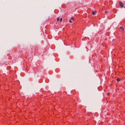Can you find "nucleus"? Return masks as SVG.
<instances>
[{"mask_svg":"<svg viewBox=\"0 0 125 125\" xmlns=\"http://www.w3.org/2000/svg\"><path fill=\"white\" fill-rule=\"evenodd\" d=\"M119 5L121 7H123V3L121 2H119Z\"/></svg>","mask_w":125,"mask_h":125,"instance_id":"obj_1","label":"nucleus"},{"mask_svg":"<svg viewBox=\"0 0 125 125\" xmlns=\"http://www.w3.org/2000/svg\"><path fill=\"white\" fill-rule=\"evenodd\" d=\"M120 28L121 29L122 31H124V29L122 27H120Z\"/></svg>","mask_w":125,"mask_h":125,"instance_id":"obj_2","label":"nucleus"},{"mask_svg":"<svg viewBox=\"0 0 125 125\" xmlns=\"http://www.w3.org/2000/svg\"><path fill=\"white\" fill-rule=\"evenodd\" d=\"M95 13H96L95 11H92V14L93 15H94Z\"/></svg>","mask_w":125,"mask_h":125,"instance_id":"obj_3","label":"nucleus"},{"mask_svg":"<svg viewBox=\"0 0 125 125\" xmlns=\"http://www.w3.org/2000/svg\"><path fill=\"white\" fill-rule=\"evenodd\" d=\"M117 82H119L120 81V79L119 78L117 79Z\"/></svg>","mask_w":125,"mask_h":125,"instance_id":"obj_4","label":"nucleus"},{"mask_svg":"<svg viewBox=\"0 0 125 125\" xmlns=\"http://www.w3.org/2000/svg\"><path fill=\"white\" fill-rule=\"evenodd\" d=\"M62 18H60V22H61L62 21Z\"/></svg>","mask_w":125,"mask_h":125,"instance_id":"obj_5","label":"nucleus"},{"mask_svg":"<svg viewBox=\"0 0 125 125\" xmlns=\"http://www.w3.org/2000/svg\"><path fill=\"white\" fill-rule=\"evenodd\" d=\"M71 19L72 20H74V18L73 17H72L71 18Z\"/></svg>","mask_w":125,"mask_h":125,"instance_id":"obj_6","label":"nucleus"},{"mask_svg":"<svg viewBox=\"0 0 125 125\" xmlns=\"http://www.w3.org/2000/svg\"><path fill=\"white\" fill-rule=\"evenodd\" d=\"M59 17H58V18H57V21H59Z\"/></svg>","mask_w":125,"mask_h":125,"instance_id":"obj_7","label":"nucleus"},{"mask_svg":"<svg viewBox=\"0 0 125 125\" xmlns=\"http://www.w3.org/2000/svg\"><path fill=\"white\" fill-rule=\"evenodd\" d=\"M69 22L70 23H71L72 22L70 20H69Z\"/></svg>","mask_w":125,"mask_h":125,"instance_id":"obj_8","label":"nucleus"},{"mask_svg":"<svg viewBox=\"0 0 125 125\" xmlns=\"http://www.w3.org/2000/svg\"><path fill=\"white\" fill-rule=\"evenodd\" d=\"M105 12L106 13H107L108 12H107V11H105Z\"/></svg>","mask_w":125,"mask_h":125,"instance_id":"obj_9","label":"nucleus"},{"mask_svg":"<svg viewBox=\"0 0 125 125\" xmlns=\"http://www.w3.org/2000/svg\"><path fill=\"white\" fill-rule=\"evenodd\" d=\"M109 93H107V95H109Z\"/></svg>","mask_w":125,"mask_h":125,"instance_id":"obj_10","label":"nucleus"}]
</instances>
